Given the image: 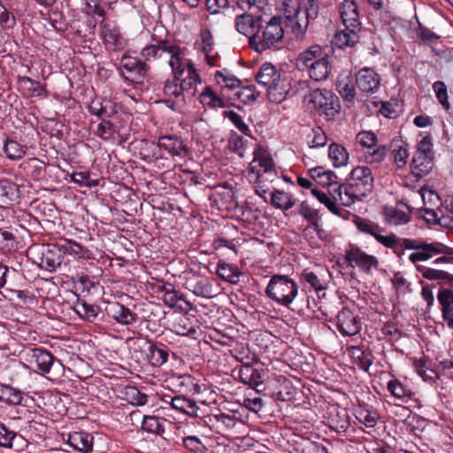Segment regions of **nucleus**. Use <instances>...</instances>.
Wrapping results in <instances>:
<instances>
[{
    "mask_svg": "<svg viewBox=\"0 0 453 453\" xmlns=\"http://www.w3.org/2000/svg\"><path fill=\"white\" fill-rule=\"evenodd\" d=\"M340 32L336 31L331 45L321 47L319 44H313L302 50L296 57V66L299 71L307 72L308 76L315 81L326 80L332 71V57L334 49L340 47L337 40Z\"/></svg>",
    "mask_w": 453,
    "mask_h": 453,
    "instance_id": "f257e3e1",
    "label": "nucleus"
},
{
    "mask_svg": "<svg viewBox=\"0 0 453 453\" xmlns=\"http://www.w3.org/2000/svg\"><path fill=\"white\" fill-rule=\"evenodd\" d=\"M375 239L395 253L403 250H414L411 255H453V249L440 242H426L418 239H400L395 235H382L376 232Z\"/></svg>",
    "mask_w": 453,
    "mask_h": 453,
    "instance_id": "f03ea898",
    "label": "nucleus"
},
{
    "mask_svg": "<svg viewBox=\"0 0 453 453\" xmlns=\"http://www.w3.org/2000/svg\"><path fill=\"white\" fill-rule=\"evenodd\" d=\"M342 187H344L347 200L343 201L342 197V205L349 206L355 199L361 200L372 191L373 187L371 170L365 166L352 169L345 182L342 183Z\"/></svg>",
    "mask_w": 453,
    "mask_h": 453,
    "instance_id": "7ed1b4c3",
    "label": "nucleus"
},
{
    "mask_svg": "<svg viewBox=\"0 0 453 453\" xmlns=\"http://www.w3.org/2000/svg\"><path fill=\"white\" fill-rule=\"evenodd\" d=\"M284 29L282 18L280 16L272 17L265 25L261 26L258 34L253 39L252 49L257 52L266 50H277L283 47Z\"/></svg>",
    "mask_w": 453,
    "mask_h": 453,
    "instance_id": "20e7f679",
    "label": "nucleus"
},
{
    "mask_svg": "<svg viewBox=\"0 0 453 453\" xmlns=\"http://www.w3.org/2000/svg\"><path fill=\"white\" fill-rule=\"evenodd\" d=\"M297 293V284L281 274L273 275L265 289V294L270 299L286 307H289Z\"/></svg>",
    "mask_w": 453,
    "mask_h": 453,
    "instance_id": "39448f33",
    "label": "nucleus"
},
{
    "mask_svg": "<svg viewBox=\"0 0 453 453\" xmlns=\"http://www.w3.org/2000/svg\"><path fill=\"white\" fill-rule=\"evenodd\" d=\"M201 265H197L193 261L189 265L187 262L186 269L182 273H191L193 275L191 277H185L184 287L196 296L211 299L219 295L218 288L208 278L197 275L201 273Z\"/></svg>",
    "mask_w": 453,
    "mask_h": 453,
    "instance_id": "423d86ee",
    "label": "nucleus"
},
{
    "mask_svg": "<svg viewBox=\"0 0 453 453\" xmlns=\"http://www.w3.org/2000/svg\"><path fill=\"white\" fill-rule=\"evenodd\" d=\"M342 23L345 29L342 30V44L353 46L357 42V32L360 30L359 15L357 4L353 0H344L342 3Z\"/></svg>",
    "mask_w": 453,
    "mask_h": 453,
    "instance_id": "0eeeda50",
    "label": "nucleus"
},
{
    "mask_svg": "<svg viewBox=\"0 0 453 453\" xmlns=\"http://www.w3.org/2000/svg\"><path fill=\"white\" fill-rule=\"evenodd\" d=\"M32 357L41 374H49L48 379L58 380L65 374V366L61 360L56 358L50 352L43 349H35Z\"/></svg>",
    "mask_w": 453,
    "mask_h": 453,
    "instance_id": "6e6552de",
    "label": "nucleus"
},
{
    "mask_svg": "<svg viewBox=\"0 0 453 453\" xmlns=\"http://www.w3.org/2000/svg\"><path fill=\"white\" fill-rule=\"evenodd\" d=\"M311 103L322 111L327 119H334L340 111L338 97L330 90L316 89L311 94Z\"/></svg>",
    "mask_w": 453,
    "mask_h": 453,
    "instance_id": "1a4fd4ad",
    "label": "nucleus"
},
{
    "mask_svg": "<svg viewBox=\"0 0 453 453\" xmlns=\"http://www.w3.org/2000/svg\"><path fill=\"white\" fill-rule=\"evenodd\" d=\"M119 69L125 80L142 83L150 67L143 60L125 54L120 58Z\"/></svg>",
    "mask_w": 453,
    "mask_h": 453,
    "instance_id": "9d476101",
    "label": "nucleus"
},
{
    "mask_svg": "<svg viewBox=\"0 0 453 453\" xmlns=\"http://www.w3.org/2000/svg\"><path fill=\"white\" fill-rule=\"evenodd\" d=\"M263 22L261 14L244 12L235 17L234 27L239 34L249 38V44L252 47L253 39L258 34Z\"/></svg>",
    "mask_w": 453,
    "mask_h": 453,
    "instance_id": "9b49d317",
    "label": "nucleus"
},
{
    "mask_svg": "<svg viewBox=\"0 0 453 453\" xmlns=\"http://www.w3.org/2000/svg\"><path fill=\"white\" fill-rule=\"evenodd\" d=\"M410 260L416 265L417 270L422 274L425 279L429 280H440L442 283H453V273L439 269L431 268L422 265L418 262L426 261L431 257H409Z\"/></svg>",
    "mask_w": 453,
    "mask_h": 453,
    "instance_id": "f8f14e48",
    "label": "nucleus"
},
{
    "mask_svg": "<svg viewBox=\"0 0 453 453\" xmlns=\"http://www.w3.org/2000/svg\"><path fill=\"white\" fill-rule=\"evenodd\" d=\"M179 80L173 77L165 82L163 92L167 97L164 100L167 107L173 111H180L185 106L184 97L179 84Z\"/></svg>",
    "mask_w": 453,
    "mask_h": 453,
    "instance_id": "ddd939ff",
    "label": "nucleus"
},
{
    "mask_svg": "<svg viewBox=\"0 0 453 453\" xmlns=\"http://www.w3.org/2000/svg\"><path fill=\"white\" fill-rule=\"evenodd\" d=\"M356 83L361 92L365 95H372L378 91L380 81L375 71L365 67L356 74Z\"/></svg>",
    "mask_w": 453,
    "mask_h": 453,
    "instance_id": "4468645a",
    "label": "nucleus"
},
{
    "mask_svg": "<svg viewBox=\"0 0 453 453\" xmlns=\"http://www.w3.org/2000/svg\"><path fill=\"white\" fill-rule=\"evenodd\" d=\"M157 145L172 157L184 158L189 154V148L184 141L176 135H163L158 138Z\"/></svg>",
    "mask_w": 453,
    "mask_h": 453,
    "instance_id": "2eb2a0df",
    "label": "nucleus"
},
{
    "mask_svg": "<svg viewBox=\"0 0 453 453\" xmlns=\"http://www.w3.org/2000/svg\"><path fill=\"white\" fill-rule=\"evenodd\" d=\"M253 162H258L259 166L264 169L262 173H257L259 182L272 181L273 177L276 175V172L271 155L265 150L258 148L254 151Z\"/></svg>",
    "mask_w": 453,
    "mask_h": 453,
    "instance_id": "dca6fc26",
    "label": "nucleus"
},
{
    "mask_svg": "<svg viewBox=\"0 0 453 453\" xmlns=\"http://www.w3.org/2000/svg\"><path fill=\"white\" fill-rule=\"evenodd\" d=\"M27 447L26 439L0 422V448L20 451Z\"/></svg>",
    "mask_w": 453,
    "mask_h": 453,
    "instance_id": "f3484780",
    "label": "nucleus"
},
{
    "mask_svg": "<svg viewBox=\"0 0 453 453\" xmlns=\"http://www.w3.org/2000/svg\"><path fill=\"white\" fill-rule=\"evenodd\" d=\"M152 40L155 42V44L146 46L141 52L145 63L159 59L163 55L167 54V52H173V50H174V48L172 47V42L163 39L157 40L154 35L152 36Z\"/></svg>",
    "mask_w": 453,
    "mask_h": 453,
    "instance_id": "a211bd4d",
    "label": "nucleus"
},
{
    "mask_svg": "<svg viewBox=\"0 0 453 453\" xmlns=\"http://www.w3.org/2000/svg\"><path fill=\"white\" fill-rule=\"evenodd\" d=\"M147 358L153 365L159 367L165 364L169 357V349L161 342L148 341Z\"/></svg>",
    "mask_w": 453,
    "mask_h": 453,
    "instance_id": "6ab92c4d",
    "label": "nucleus"
},
{
    "mask_svg": "<svg viewBox=\"0 0 453 453\" xmlns=\"http://www.w3.org/2000/svg\"><path fill=\"white\" fill-rule=\"evenodd\" d=\"M106 312L109 317L124 325H131L138 319L137 314L119 303L110 304L106 308Z\"/></svg>",
    "mask_w": 453,
    "mask_h": 453,
    "instance_id": "aec40b11",
    "label": "nucleus"
},
{
    "mask_svg": "<svg viewBox=\"0 0 453 453\" xmlns=\"http://www.w3.org/2000/svg\"><path fill=\"white\" fill-rule=\"evenodd\" d=\"M281 77L280 71L271 63L263 64L256 74V81L266 88Z\"/></svg>",
    "mask_w": 453,
    "mask_h": 453,
    "instance_id": "412c9836",
    "label": "nucleus"
},
{
    "mask_svg": "<svg viewBox=\"0 0 453 453\" xmlns=\"http://www.w3.org/2000/svg\"><path fill=\"white\" fill-rule=\"evenodd\" d=\"M290 92V83L287 79L279 78L272 86L267 88V96L271 102L280 104L283 102Z\"/></svg>",
    "mask_w": 453,
    "mask_h": 453,
    "instance_id": "4be33fe9",
    "label": "nucleus"
},
{
    "mask_svg": "<svg viewBox=\"0 0 453 453\" xmlns=\"http://www.w3.org/2000/svg\"><path fill=\"white\" fill-rule=\"evenodd\" d=\"M117 106L110 100H93L89 106L88 111L100 118L101 119H106L111 118L117 113Z\"/></svg>",
    "mask_w": 453,
    "mask_h": 453,
    "instance_id": "5701e85b",
    "label": "nucleus"
},
{
    "mask_svg": "<svg viewBox=\"0 0 453 453\" xmlns=\"http://www.w3.org/2000/svg\"><path fill=\"white\" fill-rule=\"evenodd\" d=\"M102 35L107 47L113 50L124 47L123 38L117 26L106 23L104 25Z\"/></svg>",
    "mask_w": 453,
    "mask_h": 453,
    "instance_id": "b1692460",
    "label": "nucleus"
},
{
    "mask_svg": "<svg viewBox=\"0 0 453 453\" xmlns=\"http://www.w3.org/2000/svg\"><path fill=\"white\" fill-rule=\"evenodd\" d=\"M215 272L219 278L232 284H237L242 275V272L237 265L224 261L218 262L215 265Z\"/></svg>",
    "mask_w": 453,
    "mask_h": 453,
    "instance_id": "393cba45",
    "label": "nucleus"
},
{
    "mask_svg": "<svg viewBox=\"0 0 453 453\" xmlns=\"http://www.w3.org/2000/svg\"><path fill=\"white\" fill-rule=\"evenodd\" d=\"M68 443L76 450L88 453L93 448V436L85 432H73L69 434Z\"/></svg>",
    "mask_w": 453,
    "mask_h": 453,
    "instance_id": "a878e982",
    "label": "nucleus"
},
{
    "mask_svg": "<svg viewBox=\"0 0 453 453\" xmlns=\"http://www.w3.org/2000/svg\"><path fill=\"white\" fill-rule=\"evenodd\" d=\"M164 401L169 403L173 409L181 413L194 415L197 410L196 402L183 395H165Z\"/></svg>",
    "mask_w": 453,
    "mask_h": 453,
    "instance_id": "bb28decb",
    "label": "nucleus"
},
{
    "mask_svg": "<svg viewBox=\"0 0 453 453\" xmlns=\"http://www.w3.org/2000/svg\"><path fill=\"white\" fill-rule=\"evenodd\" d=\"M18 86L26 96H40L45 92V88L39 81L27 76L18 78Z\"/></svg>",
    "mask_w": 453,
    "mask_h": 453,
    "instance_id": "cd10ccee",
    "label": "nucleus"
},
{
    "mask_svg": "<svg viewBox=\"0 0 453 453\" xmlns=\"http://www.w3.org/2000/svg\"><path fill=\"white\" fill-rule=\"evenodd\" d=\"M437 300L441 305L442 318L453 323V291L448 288H441L437 295Z\"/></svg>",
    "mask_w": 453,
    "mask_h": 453,
    "instance_id": "c85d7f7f",
    "label": "nucleus"
},
{
    "mask_svg": "<svg viewBox=\"0 0 453 453\" xmlns=\"http://www.w3.org/2000/svg\"><path fill=\"white\" fill-rule=\"evenodd\" d=\"M214 76L217 83L221 86L222 96H227L230 99L231 96L226 95V92L228 90L233 91L234 89H239V88L241 87V80H239L233 74H225L221 71H217Z\"/></svg>",
    "mask_w": 453,
    "mask_h": 453,
    "instance_id": "c756f323",
    "label": "nucleus"
},
{
    "mask_svg": "<svg viewBox=\"0 0 453 453\" xmlns=\"http://www.w3.org/2000/svg\"><path fill=\"white\" fill-rule=\"evenodd\" d=\"M347 352L355 365L365 372L368 371L369 367L372 364L370 353L365 352L358 346H349L347 348Z\"/></svg>",
    "mask_w": 453,
    "mask_h": 453,
    "instance_id": "7c9ffc66",
    "label": "nucleus"
},
{
    "mask_svg": "<svg viewBox=\"0 0 453 453\" xmlns=\"http://www.w3.org/2000/svg\"><path fill=\"white\" fill-rule=\"evenodd\" d=\"M413 173L418 177L426 175L433 167L431 154L416 152L412 158Z\"/></svg>",
    "mask_w": 453,
    "mask_h": 453,
    "instance_id": "2f4dec72",
    "label": "nucleus"
},
{
    "mask_svg": "<svg viewBox=\"0 0 453 453\" xmlns=\"http://www.w3.org/2000/svg\"><path fill=\"white\" fill-rule=\"evenodd\" d=\"M166 419L157 416H144L142 423V429L147 433L163 436Z\"/></svg>",
    "mask_w": 453,
    "mask_h": 453,
    "instance_id": "473e14b6",
    "label": "nucleus"
},
{
    "mask_svg": "<svg viewBox=\"0 0 453 453\" xmlns=\"http://www.w3.org/2000/svg\"><path fill=\"white\" fill-rule=\"evenodd\" d=\"M200 77L185 76L180 77L179 84L181 88V93L184 97L185 104L187 100L192 99L197 93V85L201 84Z\"/></svg>",
    "mask_w": 453,
    "mask_h": 453,
    "instance_id": "72a5a7b5",
    "label": "nucleus"
},
{
    "mask_svg": "<svg viewBox=\"0 0 453 453\" xmlns=\"http://www.w3.org/2000/svg\"><path fill=\"white\" fill-rule=\"evenodd\" d=\"M271 203L275 208L287 211L296 204V199L290 193L274 189L272 192Z\"/></svg>",
    "mask_w": 453,
    "mask_h": 453,
    "instance_id": "f704fd0d",
    "label": "nucleus"
},
{
    "mask_svg": "<svg viewBox=\"0 0 453 453\" xmlns=\"http://www.w3.org/2000/svg\"><path fill=\"white\" fill-rule=\"evenodd\" d=\"M344 320L342 321V334L353 336L357 334L361 330V324L357 318L349 311H342Z\"/></svg>",
    "mask_w": 453,
    "mask_h": 453,
    "instance_id": "c9c22d12",
    "label": "nucleus"
},
{
    "mask_svg": "<svg viewBox=\"0 0 453 453\" xmlns=\"http://www.w3.org/2000/svg\"><path fill=\"white\" fill-rule=\"evenodd\" d=\"M387 388L395 398L403 402H406V399L411 398L413 394L409 387L403 385L397 379L390 380L388 382Z\"/></svg>",
    "mask_w": 453,
    "mask_h": 453,
    "instance_id": "e433bc0d",
    "label": "nucleus"
},
{
    "mask_svg": "<svg viewBox=\"0 0 453 453\" xmlns=\"http://www.w3.org/2000/svg\"><path fill=\"white\" fill-rule=\"evenodd\" d=\"M345 258L352 267L357 266L366 273H370L372 269L378 267L375 257H345Z\"/></svg>",
    "mask_w": 453,
    "mask_h": 453,
    "instance_id": "4c0bfd02",
    "label": "nucleus"
},
{
    "mask_svg": "<svg viewBox=\"0 0 453 453\" xmlns=\"http://www.w3.org/2000/svg\"><path fill=\"white\" fill-rule=\"evenodd\" d=\"M21 167L35 179H40L45 173V164L37 157H31L24 161Z\"/></svg>",
    "mask_w": 453,
    "mask_h": 453,
    "instance_id": "58836bf2",
    "label": "nucleus"
},
{
    "mask_svg": "<svg viewBox=\"0 0 453 453\" xmlns=\"http://www.w3.org/2000/svg\"><path fill=\"white\" fill-rule=\"evenodd\" d=\"M172 47L174 48V50H173V52H167L166 54L170 56L169 65L172 68L173 77L180 79L185 73V68L182 66V61L180 56L181 50L178 45L173 43H172Z\"/></svg>",
    "mask_w": 453,
    "mask_h": 453,
    "instance_id": "ea45409f",
    "label": "nucleus"
},
{
    "mask_svg": "<svg viewBox=\"0 0 453 453\" xmlns=\"http://www.w3.org/2000/svg\"><path fill=\"white\" fill-rule=\"evenodd\" d=\"M32 262L50 273L56 272L63 263L62 257H34Z\"/></svg>",
    "mask_w": 453,
    "mask_h": 453,
    "instance_id": "a19ab883",
    "label": "nucleus"
},
{
    "mask_svg": "<svg viewBox=\"0 0 453 453\" xmlns=\"http://www.w3.org/2000/svg\"><path fill=\"white\" fill-rule=\"evenodd\" d=\"M4 151L8 158L12 160H19L25 156L27 147L19 144L14 140L7 139L4 145Z\"/></svg>",
    "mask_w": 453,
    "mask_h": 453,
    "instance_id": "79ce46f5",
    "label": "nucleus"
},
{
    "mask_svg": "<svg viewBox=\"0 0 453 453\" xmlns=\"http://www.w3.org/2000/svg\"><path fill=\"white\" fill-rule=\"evenodd\" d=\"M23 400L20 390L10 386H2L0 388V401L8 404H20Z\"/></svg>",
    "mask_w": 453,
    "mask_h": 453,
    "instance_id": "37998d69",
    "label": "nucleus"
},
{
    "mask_svg": "<svg viewBox=\"0 0 453 453\" xmlns=\"http://www.w3.org/2000/svg\"><path fill=\"white\" fill-rule=\"evenodd\" d=\"M353 416H355L359 422L365 424L367 427L375 426L379 418V415L376 411H370L360 406L353 412Z\"/></svg>",
    "mask_w": 453,
    "mask_h": 453,
    "instance_id": "c03bdc74",
    "label": "nucleus"
},
{
    "mask_svg": "<svg viewBox=\"0 0 453 453\" xmlns=\"http://www.w3.org/2000/svg\"><path fill=\"white\" fill-rule=\"evenodd\" d=\"M112 273H131V267L134 265L124 257H106Z\"/></svg>",
    "mask_w": 453,
    "mask_h": 453,
    "instance_id": "a18cd8bd",
    "label": "nucleus"
},
{
    "mask_svg": "<svg viewBox=\"0 0 453 453\" xmlns=\"http://www.w3.org/2000/svg\"><path fill=\"white\" fill-rule=\"evenodd\" d=\"M385 217L387 222L394 226L404 225L411 219L410 212H405L394 208L387 210Z\"/></svg>",
    "mask_w": 453,
    "mask_h": 453,
    "instance_id": "49530a36",
    "label": "nucleus"
},
{
    "mask_svg": "<svg viewBox=\"0 0 453 453\" xmlns=\"http://www.w3.org/2000/svg\"><path fill=\"white\" fill-rule=\"evenodd\" d=\"M283 7L284 15L290 21L295 18L303 15L302 0H284Z\"/></svg>",
    "mask_w": 453,
    "mask_h": 453,
    "instance_id": "de8ad7c7",
    "label": "nucleus"
},
{
    "mask_svg": "<svg viewBox=\"0 0 453 453\" xmlns=\"http://www.w3.org/2000/svg\"><path fill=\"white\" fill-rule=\"evenodd\" d=\"M296 451L297 453H327L325 447L308 438H302L296 443Z\"/></svg>",
    "mask_w": 453,
    "mask_h": 453,
    "instance_id": "09e8293b",
    "label": "nucleus"
},
{
    "mask_svg": "<svg viewBox=\"0 0 453 453\" xmlns=\"http://www.w3.org/2000/svg\"><path fill=\"white\" fill-rule=\"evenodd\" d=\"M18 243L15 236L8 231L0 229V252L4 254L17 250Z\"/></svg>",
    "mask_w": 453,
    "mask_h": 453,
    "instance_id": "8fccbe9b",
    "label": "nucleus"
},
{
    "mask_svg": "<svg viewBox=\"0 0 453 453\" xmlns=\"http://www.w3.org/2000/svg\"><path fill=\"white\" fill-rule=\"evenodd\" d=\"M200 100L203 104H207L211 106H219L224 108L226 104L223 98L217 95L211 87L206 86L200 95Z\"/></svg>",
    "mask_w": 453,
    "mask_h": 453,
    "instance_id": "3c124183",
    "label": "nucleus"
},
{
    "mask_svg": "<svg viewBox=\"0 0 453 453\" xmlns=\"http://www.w3.org/2000/svg\"><path fill=\"white\" fill-rule=\"evenodd\" d=\"M234 96L242 103L250 104L257 99L259 92L256 91L253 86L240 87L239 89L234 92Z\"/></svg>",
    "mask_w": 453,
    "mask_h": 453,
    "instance_id": "603ef678",
    "label": "nucleus"
},
{
    "mask_svg": "<svg viewBox=\"0 0 453 453\" xmlns=\"http://www.w3.org/2000/svg\"><path fill=\"white\" fill-rule=\"evenodd\" d=\"M417 373L426 382L433 383L438 378L437 372L426 366V362L422 359H417L413 363Z\"/></svg>",
    "mask_w": 453,
    "mask_h": 453,
    "instance_id": "864d4df0",
    "label": "nucleus"
},
{
    "mask_svg": "<svg viewBox=\"0 0 453 453\" xmlns=\"http://www.w3.org/2000/svg\"><path fill=\"white\" fill-rule=\"evenodd\" d=\"M182 444L184 448L194 453H205L208 450L205 443L195 435L184 437Z\"/></svg>",
    "mask_w": 453,
    "mask_h": 453,
    "instance_id": "5fc2aeb1",
    "label": "nucleus"
},
{
    "mask_svg": "<svg viewBox=\"0 0 453 453\" xmlns=\"http://www.w3.org/2000/svg\"><path fill=\"white\" fill-rule=\"evenodd\" d=\"M97 306L90 305L85 302H81L80 300L74 305V310L76 313L88 320H92L97 316Z\"/></svg>",
    "mask_w": 453,
    "mask_h": 453,
    "instance_id": "6e6d98bb",
    "label": "nucleus"
},
{
    "mask_svg": "<svg viewBox=\"0 0 453 453\" xmlns=\"http://www.w3.org/2000/svg\"><path fill=\"white\" fill-rule=\"evenodd\" d=\"M125 395L127 397V400L132 403L133 405H144L147 403L148 396L142 393L137 388L135 387H127L125 389Z\"/></svg>",
    "mask_w": 453,
    "mask_h": 453,
    "instance_id": "4d7b16f0",
    "label": "nucleus"
},
{
    "mask_svg": "<svg viewBox=\"0 0 453 453\" xmlns=\"http://www.w3.org/2000/svg\"><path fill=\"white\" fill-rule=\"evenodd\" d=\"M425 220L433 225H445L447 219L443 217L441 210L424 207Z\"/></svg>",
    "mask_w": 453,
    "mask_h": 453,
    "instance_id": "13d9d810",
    "label": "nucleus"
},
{
    "mask_svg": "<svg viewBox=\"0 0 453 453\" xmlns=\"http://www.w3.org/2000/svg\"><path fill=\"white\" fill-rule=\"evenodd\" d=\"M116 133L115 126L107 119H102L98 124L96 134L104 141L112 139L113 134Z\"/></svg>",
    "mask_w": 453,
    "mask_h": 453,
    "instance_id": "bf43d9fd",
    "label": "nucleus"
},
{
    "mask_svg": "<svg viewBox=\"0 0 453 453\" xmlns=\"http://www.w3.org/2000/svg\"><path fill=\"white\" fill-rule=\"evenodd\" d=\"M420 196L422 198L424 207L441 210L442 203L440 196L436 193L430 190H420Z\"/></svg>",
    "mask_w": 453,
    "mask_h": 453,
    "instance_id": "052dcab7",
    "label": "nucleus"
},
{
    "mask_svg": "<svg viewBox=\"0 0 453 453\" xmlns=\"http://www.w3.org/2000/svg\"><path fill=\"white\" fill-rule=\"evenodd\" d=\"M226 118H227L234 127L245 135H250V130L248 125L243 121L241 115L234 111H226L224 112Z\"/></svg>",
    "mask_w": 453,
    "mask_h": 453,
    "instance_id": "680f3d73",
    "label": "nucleus"
},
{
    "mask_svg": "<svg viewBox=\"0 0 453 453\" xmlns=\"http://www.w3.org/2000/svg\"><path fill=\"white\" fill-rule=\"evenodd\" d=\"M312 195L321 203H324L330 211L334 214L340 216V210L335 204L334 201L328 196L325 192L317 188L311 189Z\"/></svg>",
    "mask_w": 453,
    "mask_h": 453,
    "instance_id": "e2e57ef3",
    "label": "nucleus"
},
{
    "mask_svg": "<svg viewBox=\"0 0 453 453\" xmlns=\"http://www.w3.org/2000/svg\"><path fill=\"white\" fill-rule=\"evenodd\" d=\"M433 89L440 104L443 106L445 110H449L450 108V104L449 102L448 92L445 83L443 81H435L433 84Z\"/></svg>",
    "mask_w": 453,
    "mask_h": 453,
    "instance_id": "0e129e2a",
    "label": "nucleus"
},
{
    "mask_svg": "<svg viewBox=\"0 0 453 453\" xmlns=\"http://www.w3.org/2000/svg\"><path fill=\"white\" fill-rule=\"evenodd\" d=\"M303 19L301 16L295 18V23L293 24V32L296 37L303 39L307 32V28L311 20L314 19H308L305 10H303Z\"/></svg>",
    "mask_w": 453,
    "mask_h": 453,
    "instance_id": "69168bd1",
    "label": "nucleus"
},
{
    "mask_svg": "<svg viewBox=\"0 0 453 453\" xmlns=\"http://www.w3.org/2000/svg\"><path fill=\"white\" fill-rule=\"evenodd\" d=\"M357 403H359V400L354 393L342 392V408L353 414L357 410Z\"/></svg>",
    "mask_w": 453,
    "mask_h": 453,
    "instance_id": "338daca9",
    "label": "nucleus"
},
{
    "mask_svg": "<svg viewBox=\"0 0 453 453\" xmlns=\"http://www.w3.org/2000/svg\"><path fill=\"white\" fill-rule=\"evenodd\" d=\"M300 278L303 283L309 284L316 291L322 290L324 288L317 275L308 269H304L302 272Z\"/></svg>",
    "mask_w": 453,
    "mask_h": 453,
    "instance_id": "774afa93",
    "label": "nucleus"
}]
</instances>
